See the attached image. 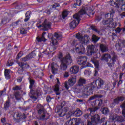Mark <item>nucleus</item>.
I'll return each mask as SVG.
<instances>
[{"mask_svg":"<svg viewBox=\"0 0 125 125\" xmlns=\"http://www.w3.org/2000/svg\"><path fill=\"white\" fill-rule=\"evenodd\" d=\"M81 124L80 119L73 118L67 121L64 125H80Z\"/></svg>","mask_w":125,"mask_h":125,"instance_id":"2eb2a0df","label":"nucleus"},{"mask_svg":"<svg viewBox=\"0 0 125 125\" xmlns=\"http://www.w3.org/2000/svg\"><path fill=\"white\" fill-rule=\"evenodd\" d=\"M19 95H20L19 92H17L15 93V97L16 100H17V101L20 100V98L18 97V96H19Z\"/></svg>","mask_w":125,"mask_h":125,"instance_id":"603ef678","label":"nucleus"},{"mask_svg":"<svg viewBox=\"0 0 125 125\" xmlns=\"http://www.w3.org/2000/svg\"><path fill=\"white\" fill-rule=\"evenodd\" d=\"M14 121L16 123V124H19L20 122L23 121V122L26 120V114L25 113H22L16 111L13 116Z\"/></svg>","mask_w":125,"mask_h":125,"instance_id":"423d86ee","label":"nucleus"},{"mask_svg":"<svg viewBox=\"0 0 125 125\" xmlns=\"http://www.w3.org/2000/svg\"><path fill=\"white\" fill-rule=\"evenodd\" d=\"M117 56H113L112 58L110 60V62H107V65L108 67L112 68V67L114 66L115 62H116V60H117Z\"/></svg>","mask_w":125,"mask_h":125,"instance_id":"aec40b11","label":"nucleus"},{"mask_svg":"<svg viewBox=\"0 0 125 125\" xmlns=\"http://www.w3.org/2000/svg\"><path fill=\"white\" fill-rule=\"evenodd\" d=\"M43 53H44V54H46L47 55L48 54H50V52L48 50V48H47L45 51L43 52Z\"/></svg>","mask_w":125,"mask_h":125,"instance_id":"680f3d73","label":"nucleus"},{"mask_svg":"<svg viewBox=\"0 0 125 125\" xmlns=\"http://www.w3.org/2000/svg\"><path fill=\"white\" fill-rule=\"evenodd\" d=\"M112 79L114 81H117V79H118V74L117 73H113L112 76Z\"/></svg>","mask_w":125,"mask_h":125,"instance_id":"6e6d98bb","label":"nucleus"},{"mask_svg":"<svg viewBox=\"0 0 125 125\" xmlns=\"http://www.w3.org/2000/svg\"><path fill=\"white\" fill-rule=\"evenodd\" d=\"M20 33L21 35H22L23 36H26V35H27V30L22 28L20 30Z\"/></svg>","mask_w":125,"mask_h":125,"instance_id":"49530a36","label":"nucleus"},{"mask_svg":"<svg viewBox=\"0 0 125 125\" xmlns=\"http://www.w3.org/2000/svg\"><path fill=\"white\" fill-rule=\"evenodd\" d=\"M113 21H114V20L113 19H110L109 20H103L102 23L103 25H107V26L109 27V28H111V29H115V28L117 27V25H116V24L114 23Z\"/></svg>","mask_w":125,"mask_h":125,"instance_id":"f8f14e48","label":"nucleus"},{"mask_svg":"<svg viewBox=\"0 0 125 125\" xmlns=\"http://www.w3.org/2000/svg\"><path fill=\"white\" fill-rule=\"evenodd\" d=\"M114 14H115V12H114V10H111L110 11V13H108L104 15V17L107 20L113 19V17H114Z\"/></svg>","mask_w":125,"mask_h":125,"instance_id":"4be33fe9","label":"nucleus"},{"mask_svg":"<svg viewBox=\"0 0 125 125\" xmlns=\"http://www.w3.org/2000/svg\"><path fill=\"white\" fill-rule=\"evenodd\" d=\"M4 76L6 80H9L10 79V72L8 69H5Z\"/></svg>","mask_w":125,"mask_h":125,"instance_id":"c756f323","label":"nucleus"},{"mask_svg":"<svg viewBox=\"0 0 125 125\" xmlns=\"http://www.w3.org/2000/svg\"><path fill=\"white\" fill-rule=\"evenodd\" d=\"M51 99H52V98L51 97H50V96H48L46 98V100L47 102H48V103H49V102H50V101H51Z\"/></svg>","mask_w":125,"mask_h":125,"instance_id":"e2e57ef3","label":"nucleus"},{"mask_svg":"<svg viewBox=\"0 0 125 125\" xmlns=\"http://www.w3.org/2000/svg\"><path fill=\"white\" fill-rule=\"evenodd\" d=\"M20 22H21V19H19L16 21H14L12 22L10 25V27H13V28H14V27H16L18 25V24H19Z\"/></svg>","mask_w":125,"mask_h":125,"instance_id":"f704fd0d","label":"nucleus"},{"mask_svg":"<svg viewBox=\"0 0 125 125\" xmlns=\"http://www.w3.org/2000/svg\"><path fill=\"white\" fill-rule=\"evenodd\" d=\"M76 38L79 40V43H78L76 45V51L79 54H83L85 49L83 44H86L89 42V37L88 35H85L84 37H82L81 35L76 34Z\"/></svg>","mask_w":125,"mask_h":125,"instance_id":"f03ea898","label":"nucleus"},{"mask_svg":"<svg viewBox=\"0 0 125 125\" xmlns=\"http://www.w3.org/2000/svg\"><path fill=\"white\" fill-rule=\"evenodd\" d=\"M37 108L39 109L38 114H39L40 115L43 114L40 116L41 120L44 121V120H47L49 119V116H48V114L45 113V111H44V107H43V106H42L41 104H38L37 105Z\"/></svg>","mask_w":125,"mask_h":125,"instance_id":"6e6552de","label":"nucleus"},{"mask_svg":"<svg viewBox=\"0 0 125 125\" xmlns=\"http://www.w3.org/2000/svg\"><path fill=\"white\" fill-rule=\"evenodd\" d=\"M62 39V34L61 33H59L55 32L54 34V36L51 39V42L54 46L58 44V41Z\"/></svg>","mask_w":125,"mask_h":125,"instance_id":"9d476101","label":"nucleus"},{"mask_svg":"<svg viewBox=\"0 0 125 125\" xmlns=\"http://www.w3.org/2000/svg\"><path fill=\"white\" fill-rule=\"evenodd\" d=\"M70 75H69V72L65 71L63 74L64 78H68Z\"/></svg>","mask_w":125,"mask_h":125,"instance_id":"69168bd1","label":"nucleus"},{"mask_svg":"<svg viewBox=\"0 0 125 125\" xmlns=\"http://www.w3.org/2000/svg\"><path fill=\"white\" fill-rule=\"evenodd\" d=\"M113 4H115V6L117 8H119V7H120V3H116L114 1L112 2V4L110 3V4H111V5H113Z\"/></svg>","mask_w":125,"mask_h":125,"instance_id":"13d9d810","label":"nucleus"},{"mask_svg":"<svg viewBox=\"0 0 125 125\" xmlns=\"http://www.w3.org/2000/svg\"><path fill=\"white\" fill-rule=\"evenodd\" d=\"M68 14H69L68 11H63L62 13V18H63V19H65V18H66V17L68 16Z\"/></svg>","mask_w":125,"mask_h":125,"instance_id":"a18cd8bd","label":"nucleus"},{"mask_svg":"<svg viewBox=\"0 0 125 125\" xmlns=\"http://www.w3.org/2000/svg\"><path fill=\"white\" fill-rule=\"evenodd\" d=\"M58 59L61 62L60 66V69L62 71H66L68 68V65L73 63V59L71 57L70 54L67 53L66 55L63 57V54L62 53H59L58 56Z\"/></svg>","mask_w":125,"mask_h":125,"instance_id":"7ed1b4c3","label":"nucleus"},{"mask_svg":"<svg viewBox=\"0 0 125 125\" xmlns=\"http://www.w3.org/2000/svg\"><path fill=\"white\" fill-rule=\"evenodd\" d=\"M76 115V117H81L82 115H83V111L82 110H80L79 108H77L75 112H71V116L72 115Z\"/></svg>","mask_w":125,"mask_h":125,"instance_id":"b1692460","label":"nucleus"},{"mask_svg":"<svg viewBox=\"0 0 125 125\" xmlns=\"http://www.w3.org/2000/svg\"><path fill=\"white\" fill-rule=\"evenodd\" d=\"M36 26L38 29L43 31H47L51 28V22L45 19L42 24H41V22H39L36 24Z\"/></svg>","mask_w":125,"mask_h":125,"instance_id":"0eeeda50","label":"nucleus"},{"mask_svg":"<svg viewBox=\"0 0 125 125\" xmlns=\"http://www.w3.org/2000/svg\"><path fill=\"white\" fill-rule=\"evenodd\" d=\"M33 58V56L32 55V54H29L28 55L26 56L25 57L22 58L21 59V61L22 62H26L27 61H28V60H31Z\"/></svg>","mask_w":125,"mask_h":125,"instance_id":"bb28decb","label":"nucleus"},{"mask_svg":"<svg viewBox=\"0 0 125 125\" xmlns=\"http://www.w3.org/2000/svg\"><path fill=\"white\" fill-rule=\"evenodd\" d=\"M64 87L66 88V89L68 90L69 89V85H68V82H65L64 83Z\"/></svg>","mask_w":125,"mask_h":125,"instance_id":"774afa93","label":"nucleus"},{"mask_svg":"<svg viewBox=\"0 0 125 125\" xmlns=\"http://www.w3.org/2000/svg\"><path fill=\"white\" fill-rule=\"evenodd\" d=\"M87 55L88 56H92V55H94L95 54V46L93 45H89L87 46Z\"/></svg>","mask_w":125,"mask_h":125,"instance_id":"dca6fc26","label":"nucleus"},{"mask_svg":"<svg viewBox=\"0 0 125 125\" xmlns=\"http://www.w3.org/2000/svg\"><path fill=\"white\" fill-rule=\"evenodd\" d=\"M123 47H125V40H120Z\"/></svg>","mask_w":125,"mask_h":125,"instance_id":"338daca9","label":"nucleus"},{"mask_svg":"<svg viewBox=\"0 0 125 125\" xmlns=\"http://www.w3.org/2000/svg\"><path fill=\"white\" fill-rule=\"evenodd\" d=\"M35 92V90H30V93L31 94H32V95L30 96V98H31L32 101H36L38 99V97L36 96V94H34Z\"/></svg>","mask_w":125,"mask_h":125,"instance_id":"c85d7f7f","label":"nucleus"},{"mask_svg":"<svg viewBox=\"0 0 125 125\" xmlns=\"http://www.w3.org/2000/svg\"><path fill=\"white\" fill-rule=\"evenodd\" d=\"M111 55L109 54H104L101 57V60L102 61H105V62H108V59H111Z\"/></svg>","mask_w":125,"mask_h":125,"instance_id":"412c9836","label":"nucleus"},{"mask_svg":"<svg viewBox=\"0 0 125 125\" xmlns=\"http://www.w3.org/2000/svg\"><path fill=\"white\" fill-rule=\"evenodd\" d=\"M96 110V108H89L88 111L90 112V114L86 113L83 116L85 119H87L88 120L90 119L91 122H89L92 123V124L94 123L93 125L100 123V117L98 114H95Z\"/></svg>","mask_w":125,"mask_h":125,"instance_id":"39448f33","label":"nucleus"},{"mask_svg":"<svg viewBox=\"0 0 125 125\" xmlns=\"http://www.w3.org/2000/svg\"><path fill=\"white\" fill-rule=\"evenodd\" d=\"M59 67V65L57 64V63L55 62H52L51 64V69L52 70V74H54L55 75L57 73V71H58V67Z\"/></svg>","mask_w":125,"mask_h":125,"instance_id":"f3484780","label":"nucleus"},{"mask_svg":"<svg viewBox=\"0 0 125 125\" xmlns=\"http://www.w3.org/2000/svg\"><path fill=\"white\" fill-rule=\"evenodd\" d=\"M28 80L29 81V83L30 85L29 86V88L31 90H33V87L35 86V83H36V81L33 79H31V78L29 77L28 78Z\"/></svg>","mask_w":125,"mask_h":125,"instance_id":"393cba45","label":"nucleus"},{"mask_svg":"<svg viewBox=\"0 0 125 125\" xmlns=\"http://www.w3.org/2000/svg\"><path fill=\"white\" fill-rule=\"evenodd\" d=\"M103 104V100L101 99L96 100L94 101L91 102V105L94 107V108H91V109H96L97 111V108H100Z\"/></svg>","mask_w":125,"mask_h":125,"instance_id":"ddd939ff","label":"nucleus"},{"mask_svg":"<svg viewBox=\"0 0 125 125\" xmlns=\"http://www.w3.org/2000/svg\"><path fill=\"white\" fill-rule=\"evenodd\" d=\"M69 111V108L68 107H62L61 109L59 111V115L60 117H64L65 116L66 119H69L70 118L71 115V113L72 111Z\"/></svg>","mask_w":125,"mask_h":125,"instance_id":"1a4fd4ad","label":"nucleus"},{"mask_svg":"<svg viewBox=\"0 0 125 125\" xmlns=\"http://www.w3.org/2000/svg\"><path fill=\"white\" fill-rule=\"evenodd\" d=\"M78 6H81L82 5V0H77L75 3Z\"/></svg>","mask_w":125,"mask_h":125,"instance_id":"052dcab7","label":"nucleus"},{"mask_svg":"<svg viewBox=\"0 0 125 125\" xmlns=\"http://www.w3.org/2000/svg\"><path fill=\"white\" fill-rule=\"evenodd\" d=\"M57 46H51L49 48H48V49L49 51L50 52V53H51V52H53L56 49Z\"/></svg>","mask_w":125,"mask_h":125,"instance_id":"79ce46f5","label":"nucleus"},{"mask_svg":"<svg viewBox=\"0 0 125 125\" xmlns=\"http://www.w3.org/2000/svg\"><path fill=\"white\" fill-rule=\"evenodd\" d=\"M8 22H9V21L7 20V18L4 17L2 19L0 23V26H1V25H5V24H6V23H8Z\"/></svg>","mask_w":125,"mask_h":125,"instance_id":"c9c22d12","label":"nucleus"},{"mask_svg":"<svg viewBox=\"0 0 125 125\" xmlns=\"http://www.w3.org/2000/svg\"><path fill=\"white\" fill-rule=\"evenodd\" d=\"M6 94V88H4L3 90L0 91V98Z\"/></svg>","mask_w":125,"mask_h":125,"instance_id":"a19ab883","label":"nucleus"},{"mask_svg":"<svg viewBox=\"0 0 125 125\" xmlns=\"http://www.w3.org/2000/svg\"><path fill=\"white\" fill-rule=\"evenodd\" d=\"M103 85H104V81L101 78H98L91 83L83 87L82 91V96L84 97H87L93 93V89L95 87H97V89H100L102 88Z\"/></svg>","mask_w":125,"mask_h":125,"instance_id":"f257e3e1","label":"nucleus"},{"mask_svg":"<svg viewBox=\"0 0 125 125\" xmlns=\"http://www.w3.org/2000/svg\"><path fill=\"white\" fill-rule=\"evenodd\" d=\"M121 107L123 109L122 114L124 116V117H125V102L122 104Z\"/></svg>","mask_w":125,"mask_h":125,"instance_id":"c03bdc74","label":"nucleus"},{"mask_svg":"<svg viewBox=\"0 0 125 125\" xmlns=\"http://www.w3.org/2000/svg\"><path fill=\"white\" fill-rule=\"evenodd\" d=\"M102 114L104 115H108L109 114V109L107 107H104L101 109Z\"/></svg>","mask_w":125,"mask_h":125,"instance_id":"4c0bfd02","label":"nucleus"},{"mask_svg":"<svg viewBox=\"0 0 125 125\" xmlns=\"http://www.w3.org/2000/svg\"><path fill=\"white\" fill-rule=\"evenodd\" d=\"M80 67L78 66L74 65L70 68V72L71 74H77L79 72Z\"/></svg>","mask_w":125,"mask_h":125,"instance_id":"5701e85b","label":"nucleus"},{"mask_svg":"<svg viewBox=\"0 0 125 125\" xmlns=\"http://www.w3.org/2000/svg\"><path fill=\"white\" fill-rule=\"evenodd\" d=\"M91 28L93 31H94V32H96V33H97L98 35H100V31L97 29V28H96V26L92 25L91 26Z\"/></svg>","mask_w":125,"mask_h":125,"instance_id":"ea45409f","label":"nucleus"},{"mask_svg":"<svg viewBox=\"0 0 125 125\" xmlns=\"http://www.w3.org/2000/svg\"><path fill=\"white\" fill-rule=\"evenodd\" d=\"M100 38L96 36V35L93 34L92 36V42H94V43H95L96 42H97L98 41H99V39Z\"/></svg>","mask_w":125,"mask_h":125,"instance_id":"72a5a7b5","label":"nucleus"},{"mask_svg":"<svg viewBox=\"0 0 125 125\" xmlns=\"http://www.w3.org/2000/svg\"><path fill=\"white\" fill-rule=\"evenodd\" d=\"M13 64H14V63L13 62H11V61H10V60H8L7 61L6 66H7L8 67H10V66H12V65H13Z\"/></svg>","mask_w":125,"mask_h":125,"instance_id":"4d7b16f0","label":"nucleus"},{"mask_svg":"<svg viewBox=\"0 0 125 125\" xmlns=\"http://www.w3.org/2000/svg\"><path fill=\"white\" fill-rule=\"evenodd\" d=\"M114 31L116 33L120 34V33H121V31H122V28L117 27L116 29L114 30Z\"/></svg>","mask_w":125,"mask_h":125,"instance_id":"bf43d9fd","label":"nucleus"},{"mask_svg":"<svg viewBox=\"0 0 125 125\" xmlns=\"http://www.w3.org/2000/svg\"><path fill=\"white\" fill-rule=\"evenodd\" d=\"M85 83H86V81L84 79L80 78L78 82V85L80 86H83V84H85Z\"/></svg>","mask_w":125,"mask_h":125,"instance_id":"473e14b6","label":"nucleus"},{"mask_svg":"<svg viewBox=\"0 0 125 125\" xmlns=\"http://www.w3.org/2000/svg\"><path fill=\"white\" fill-rule=\"evenodd\" d=\"M102 19V17L101 16H99L97 17L95 19V20L98 21V22H99V21H101Z\"/></svg>","mask_w":125,"mask_h":125,"instance_id":"0e129e2a","label":"nucleus"},{"mask_svg":"<svg viewBox=\"0 0 125 125\" xmlns=\"http://www.w3.org/2000/svg\"><path fill=\"white\" fill-rule=\"evenodd\" d=\"M76 82H77V76L73 75L68 80V84L70 86H73V85L76 83Z\"/></svg>","mask_w":125,"mask_h":125,"instance_id":"a211bd4d","label":"nucleus"},{"mask_svg":"<svg viewBox=\"0 0 125 125\" xmlns=\"http://www.w3.org/2000/svg\"><path fill=\"white\" fill-rule=\"evenodd\" d=\"M23 55V52H20L16 57L17 60H19V59H20L21 57H22V56Z\"/></svg>","mask_w":125,"mask_h":125,"instance_id":"09e8293b","label":"nucleus"},{"mask_svg":"<svg viewBox=\"0 0 125 125\" xmlns=\"http://www.w3.org/2000/svg\"><path fill=\"white\" fill-rule=\"evenodd\" d=\"M18 65L19 67H21L23 69L26 70V69H29L30 65L27 62H18Z\"/></svg>","mask_w":125,"mask_h":125,"instance_id":"6ab92c4d","label":"nucleus"},{"mask_svg":"<svg viewBox=\"0 0 125 125\" xmlns=\"http://www.w3.org/2000/svg\"><path fill=\"white\" fill-rule=\"evenodd\" d=\"M109 120L111 122H117V123H123V122L125 121V119L124 117L122 116H117V115L111 114L109 116Z\"/></svg>","mask_w":125,"mask_h":125,"instance_id":"9b49d317","label":"nucleus"},{"mask_svg":"<svg viewBox=\"0 0 125 125\" xmlns=\"http://www.w3.org/2000/svg\"><path fill=\"white\" fill-rule=\"evenodd\" d=\"M45 34H46V33L45 32H44L42 33L41 38H37V40L39 42H45V41H46V39H45V38H44Z\"/></svg>","mask_w":125,"mask_h":125,"instance_id":"cd10ccee","label":"nucleus"},{"mask_svg":"<svg viewBox=\"0 0 125 125\" xmlns=\"http://www.w3.org/2000/svg\"><path fill=\"white\" fill-rule=\"evenodd\" d=\"M31 15H32V12L30 11H28L25 14V17L31 18Z\"/></svg>","mask_w":125,"mask_h":125,"instance_id":"8fccbe9b","label":"nucleus"},{"mask_svg":"<svg viewBox=\"0 0 125 125\" xmlns=\"http://www.w3.org/2000/svg\"><path fill=\"white\" fill-rule=\"evenodd\" d=\"M87 61V58L86 57H80L77 59V63L79 65H83V68H85L87 67V64H86V62Z\"/></svg>","mask_w":125,"mask_h":125,"instance_id":"4468645a","label":"nucleus"},{"mask_svg":"<svg viewBox=\"0 0 125 125\" xmlns=\"http://www.w3.org/2000/svg\"><path fill=\"white\" fill-rule=\"evenodd\" d=\"M60 85L58 84H56L55 85V88L54 89V91L55 92H58L59 91Z\"/></svg>","mask_w":125,"mask_h":125,"instance_id":"de8ad7c7","label":"nucleus"},{"mask_svg":"<svg viewBox=\"0 0 125 125\" xmlns=\"http://www.w3.org/2000/svg\"><path fill=\"white\" fill-rule=\"evenodd\" d=\"M125 100V97L123 96L118 97L113 100L114 104H119L120 103V101H124Z\"/></svg>","mask_w":125,"mask_h":125,"instance_id":"a878e982","label":"nucleus"},{"mask_svg":"<svg viewBox=\"0 0 125 125\" xmlns=\"http://www.w3.org/2000/svg\"><path fill=\"white\" fill-rule=\"evenodd\" d=\"M10 101H9V99H8V100L6 101V103L4 105V108L5 110H7V109H8V107L10 106Z\"/></svg>","mask_w":125,"mask_h":125,"instance_id":"58836bf2","label":"nucleus"},{"mask_svg":"<svg viewBox=\"0 0 125 125\" xmlns=\"http://www.w3.org/2000/svg\"><path fill=\"white\" fill-rule=\"evenodd\" d=\"M21 86L17 85L13 88V90H21Z\"/></svg>","mask_w":125,"mask_h":125,"instance_id":"864d4df0","label":"nucleus"},{"mask_svg":"<svg viewBox=\"0 0 125 125\" xmlns=\"http://www.w3.org/2000/svg\"><path fill=\"white\" fill-rule=\"evenodd\" d=\"M115 47L118 51L122 50V48H123V45H122V43L120 40L118 41V43L115 44Z\"/></svg>","mask_w":125,"mask_h":125,"instance_id":"7c9ffc66","label":"nucleus"},{"mask_svg":"<svg viewBox=\"0 0 125 125\" xmlns=\"http://www.w3.org/2000/svg\"><path fill=\"white\" fill-rule=\"evenodd\" d=\"M101 123H103L102 125H110V122L106 121L104 118L101 119Z\"/></svg>","mask_w":125,"mask_h":125,"instance_id":"e433bc0d","label":"nucleus"},{"mask_svg":"<svg viewBox=\"0 0 125 125\" xmlns=\"http://www.w3.org/2000/svg\"><path fill=\"white\" fill-rule=\"evenodd\" d=\"M24 69H23V68H22L21 67H20L18 70V72L19 73V74L20 75H22V74H23V72H24Z\"/></svg>","mask_w":125,"mask_h":125,"instance_id":"3c124183","label":"nucleus"},{"mask_svg":"<svg viewBox=\"0 0 125 125\" xmlns=\"http://www.w3.org/2000/svg\"><path fill=\"white\" fill-rule=\"evenodd\" d=\"M88 11V7H87V6L83 7V8L80 10L77 14L74 15L73 16V18L76 19V20H74L69 23L70 29L73 30V29H75V28H76L78 25H79L80 21H81V17H82V16L85 14V13H86Z\"/></svg>","mask_w":125,"mask_h":125,"instance_id":"20e7f679","label":"nucleus"},{"mask_svg":"<svg viewBox=\"0 0 125 125\" xmlns=\"http://www.w3.org/2000/svg\"><path fill=\"white\" fill-rule=\"evenodd\" d=\"M100 97H101V96H100V95H95L90 97L89 98V101H91V100H94V99H95V98H99Z\"/></svg>","mask_w":125,"mask_h":125,"instance_id":"37998d69","label":"nucleus"},{"mask_svg":"<svg viewBox=\"0 0 125 125\" xmlns=\"http://www.w3.org/2000/svg\"><path fill=\"white\" fill-rule=\"evenodd\" d=\"M100 48L102 52H106V51L108 50V48H107V46L103 44H101L100 45Z\"/></svg>","mask_w":125,"mask_h":125,"instance_id":"2f4dec72","label":"nucleus"},{"mask_svg":"<svg viewBox=\"0 0 125 125\" xmlns=\"http://www.w3.org/2000/svg\"><path fill=\"white\" fill-rule=\"evenodd\" d=\"M84 74L85 76H87L88 77V76H90V74H91V72L89 70H85L84 71Z\"/></svg>","mask_w":125,"mask_h":125,"instance_id":"5fc2aeb1","label":"nucleus"}]
</instances>
